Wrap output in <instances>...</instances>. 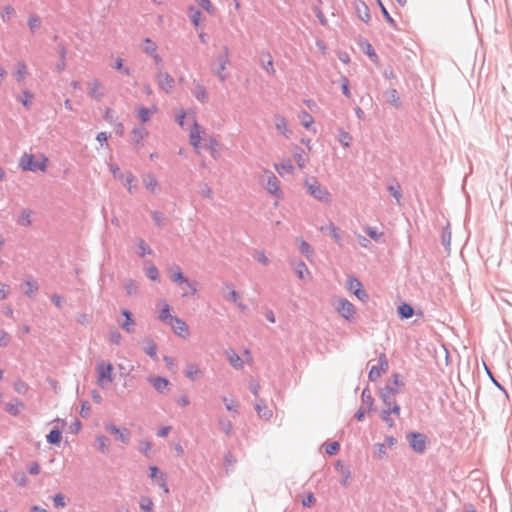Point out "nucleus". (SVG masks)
<instances>
[{
    "instance_id": "nucleus-1",
    "label": "nucleus",
    "mask_w": 512,
    "mask_h": 512,
    "mask_svg": "<svg viewBox=\"0 0 512 512\" xmlns=\"http://www.w3.org/2000/svg\"><path fill=\"white\" fill-rule=\"evenodd\" d=\"M189 121V141L197 153H200L203 142L208 141L212 149L218 145L214 138L206 137L205 130L195 121L194 117H191Z\"/></svg>"
},
{
    "instance_id": "nucleus-2",
    "label": "nucleus",
    "mask_w": 512,
    "mask_h": 512,
    "mask_svg": "<svg viewBox=\"0 0 512 512\" xmlns=\"http://www.w3.org/2000/svg\"><path fill=\"white\" fill-rule=\"evenodd\" d=\"M48 158L44 155L35 156L30 153H24L19 159V167L23 171H41L45 172L47 169Z\"/></svg>"
},
{
    "instance_id": "nucleus-3",
    "label": "nucleus",
    "mask_w": 512,
    "mask_h": 512,
    "mask_svg": "<svg viewBox=\"0 0 512 512\" xmlns=\"http://www.w3.org/2000/svg\"><path fill=\"white\" fill-rule=\"evenodd\" d=\"M304 186L310 196L322 203L331 202V194L328 189L323 186L316 178H307Z\"/></svg>"
},
{
    "instance_id": "nucleus-4",
    "label": "nucleus",
    "mask_w": 512,
    "mask_h": 512,
    "mask_svg": "<svg viewBox=\"0 0 512 512\" xmlns=\"http://www.w3.org/2000/svg\"><path fill=\"white\" fill-rule=\"evenodd\" d=\"M396 394V391L392 388H386V390L382 393V398L384 402L387 404L388 409L383 410L381 414V418L390 426L394 425L393 421L390 419V414L393 413L396 416L400 415V407L395 403V401H391L393 396Z\"/></svg>"
},
{
    "instance_id": "nucleus-5",
    "label": "nucleus",
    "mask_w": 512,
    "mask_h": 512,
    "mask_svg": "<svg viewBox=\"0 0 512 512\" xmlns=\"http://www.w3.org/2000/svg\"><path fill=\"white\" fill-rule=\"evenodd\" d=\"M114 367L110 362L99 361L96 366L97 384L101 388H106L113 382Z\"/></svg>"
},
{
    "instance_id": "nucleus-6",
    "label": "nucleus",
    "mask_w": 512,
    "mask_h": 512,
    "mask_svg": "<svg viewBox=\"0 0 512 512\" xmlns=\"http://www.w3.org/2000/svg\"><path fill=\"white\" fill-rule=\"evenodd\" d=\"M337 312L346 320L353 321L356 315V309L354 305L347 299L340 298L335 306Z\"/></svg>"
},
{
    "instance_id": "nucleus-7",
    "label": "nucleus",
    "mask_w": 512,
    "mask_h": 512,
    "mask_svg": "<svg viewBox=\"0 0 512 512\" xmlns=\"http://www.w3.org/2000/svg\"><path fill=\"white\" fill-rule=\"evenodd\" d=\"M171 280L180 285H186L189 289V292L192 294L197 293V284L195 282L189 281L186 277H184L181 269L176 267L171 270Z\"/></svg>"
},
{
    "instance_id": "nucleus-8",
    "label": "nucleus",
    "mask_w": 512,
    "mask_h": 512,
    "mask_svg": "<svg viewBox=\"0 0 512 512\" xmlns=\"http://www.w3.org/2000/svg\"><path fill=\"white\" fill-rule=\"evenodd\" d=\"M266 190L277 199H283L284 197L280 181L272 172H268Z\"/></svg>"
},
{
    "instance_id": "nucleus-9",
    "label": "nucleus",
    "mask_w": 512,
    "mask_h": 512,
    "mask_svg": "<svg viewBox=\"0 0 512 512\" xmlns=\"http://www.w3.org/2000/svg\"><path fill=\"white\" fill-rule=\"evenodd\" d=\"M408 438L410 445L415 452L423 453L425 451L427 439L424 435L420 433H411Z\"/></svg>"
},
{
    "instance_id": "nucleus-10",
    "label": "nucleus",
    "mask_w": 512,
    "mask_h": 512,
    "mask_svg": "<svg viewBox=\"0 0 512 512\" xmlns=\"http://www.w3.org/2000/svg\"><path fill=\"white\" fill-rule=\"evenodd\" d=\"M174 333L182 338H187L190 334L188 325L180 318H171V322L168 324Z\"/></svg>"
},
{
    "instance_id": "nucleus-11",
    "label": "nucleus",
    "mask_w": 512,
    "mask_h": 512,
    "mask_svg": "<svg viewBox=\"0 0 512 512\" xmlns=\"http://www.w3.org/2000/svg\"><path fill=\"white\" fill-rule=\"evenodd\" d=\"M157 84L167 93H170L174 87V79L167 72H159L157 75Z\"/></svg>"
},
{
    "instance_id": "nucleus-12",
    "label": "nucleus",
    "mask_w": 512,
    "mask_h": 512,
    "mask_svg": "<svg viewBox=\"0 0 512 512\" xmlns=\"http://www.w3.org/2000/svg\"><path fill=\"white\" fill-rule=\"evenodd\" d=\"M87 90L88 94L96 100H100L104 96V86L97 79L88 83Z\"/></svg>"
},
{
    "instance_id": "nucleus-13",
    "label": "nucleus",
    "mask_w": 512,
    "mask_h": 512,
    "mask_svg": "<svg viewBox=\"0 0 512 512\" xmlns=\"http://www.w3.org/2000/svg\"><path fill=\"white\" fill-rule=\"evenodd\" d=\"M348 290L352 291L354 295L360 300L367 298L366 293L362 290V284L354 277H349L347 281Z\"/></svg>"
},
{
    "instance_id": "nucleus-14",
    "label": "nucleus",
    "mask_w": 512,
    "mask_h": 512,
    "mask_svg": "<svg viewBox=\"0 0 512 512\" xmlns=\"http://www.w3.org/2000/svg\"><path fill=\"white\" fill-rule=\"evenodd\" d=\"M388 370V363L384 357L380 358L379 365L373 366L369 371V379L371 381H376L380 378L382 373H385Z\"/></svg>"
},
{
    "instance_id": "nucleus-15",
    "label": "nucleus",
    "mask_w": 512,
    "mask_h": 512,
    "mask_svg": "<svg viewBox=\"0 0 512 512\" xmlns=\"http://www.w3.org/2000/svg\"><path fill=\"white\" fill-rule=\"evenodd\" d=\"M274 169L280 176H284L287 174H293L295 171V167L292 164L290 159H283L280 163L274 164Z\"/></svg>"
},
{
    "instance_id": "nucleus-16",
    "label": "nucleus",
    "mask_w": 512,
    "mask_h": 512,
    "mask_svg": "<svg viewBox=\"0 0 512 512\" xmlns=\"http://www.w3.org/2000/svg\"><path fill=\"white\" fill-rule=\"evenodd\" d=\"M274 124H275V128L276 130L282 134L283 136H285L286 138H289L290 135H291V130L289 129V126H288V122L287 120L281 116V115H276L274 117Z\"/></svg>"
},
{
    "instance_id": "nucleus-17",
    "label": "nucleus",
    "mask_w": 512,
    "mask_h": 512,
    "mask_svg": "<svg viewBox=\"0 0 512 512\" xmlns=\"http://www.w3.org/2000/svg\"><path fill=\"white\" fill-rule=\"evenodd\" d=\"M354 8L357 13V16L359 19H361L363 22L367 23L370 20V11L368 6L365 4V2L361 0H356L354 2Z\"/></svg>"
},
{
    "instance_id": "nucleus-18",
    "label": "nucleus",
    "mask_w": 512,
    "mask_h": 512,
    "mask_svg": "<svg viewBox=\"0 0 512 512\" xmlns=\"http://www.w3.org/2000/svg\"><path fill=\"white\" fill-rule=\"evenodd\" d=\"M143 51L152 56L153 59L155 60V62L157 64L161 63L162 59L161 57L157 54V45L155 42H153L151 39L149 38H146L143 42Z\"/></svg>"
},
{
    "instance_id": "nucleus-19",
    "label": "nucleus",
    "mask_w": 512,
    "mask_h": 512,
    "mask_svg": "<svg viewBox=\"0 0 512 512\" xmlns=\"http://www.w3.org/2000/svg\"><path fill=\"white\" fill-rule=\"evenodd\" d=\"M106 430L117 436V439L122 443L126 444L129 442L130 433L127 429H119L113 424H109L106 426Z\"/></svg>"
},
{
    "instance_id": "nucleus-20",
    "label": "nucleus",
    "mask_w": 512,
    "mask_h": 512,
    "mask_svg": "<svg viewBox=\"0 0 512 512\" xmlns=\"http://www.w3.org/2000/svg\"><path fill=\"white\" fill-rule=\"evenodd\" d=\"M28 68L27 65L23 62H18L15 66V70L13 72L14 77L20 83L24 82L26 77L28 76Z\"/></svg>"
},
{
    "instance_id": "nucleus-21",
    "label": "nucleus",
    "mask_w": 512,
    "mask_h": 512,
    "mask_svg": "<svg viewBox=\"0 0 512 512\" xmlns=\"http://www.w3.org/2000/svg\"><path fill=\"white\" fill-rule=\"evenodd\" d=\"M150 477L152 479L158 480L159 485L166 493L169 491L167 484H166L165 475L163 473H161L157 467H155V466L150 467Z\"/></svg>"
},
{
    "instance_id": "nucleus-22",
    "label": "nucleus",
    "mask_w": 512,
    "mask_h": 512,
    "mask_svg": "<svg viewBox=\"0 0 512 512\" xmlns=\"http://www.w3.org/2000/svg\"><path fill=\"white\" fill-rule=\"evenodd\" d=\"M293 158L300 169L305 168L309 161L308 155L300 148L293 153Z\"/></svg>"
},
{
    "instance_id": "nucleus-23",
    "label": "nucleus",
    "mask_w": 512,
    "mask_h": 512,
    "mask_svg": "<svg viewBox=\"0 0 512 512\" xmlns=\"http://www.w3.org/2000/svg\"><path fill=\"white\" fill-rule=\"evenodd\" d=\"M149 381L153 387L161 393L164 392L169 386V381L166 378L152 377L149 379Z\"/></svg>"
},
{
    "instance_id": "nucleus-24",
    "label": "nucleus",
    "mask_w": 512,
    "mask_h": 512,
    "mask_svg": "<svg viewBox=\"0 0 512 512\" xmlns=\"http://www.w3.org/2000/svg\"><path fill=\"white\" fill-rule=\"evenodd\" d=\"M157 112V107L152 106L151 108L140 107L137 110V116L142 122H147L150 116Z\"/></svg>"
},
{
    "instance_id": "nucleus-25",
    "label": "nucleus",
    "mask_w": 512,
    "mask_h": 512,
    "mask_svg": "<svg viewBox=\"0 0 512 512\" xmlns=\"http://www.w3.org/2000/svg\"><path fill=\"white\" fill-rule=\"evenodd\" d=\"M336 470L339 472V474L342 477V484L347 485L348 480L350 478V470L347 466H345L340 460L336 462L335 464Z\"/></svg>"
},
{
    "instance_id": "nucleus-26",
    "label": "nucleus",
    "mask_w": 512,
    "mask_h": 512,
    "mask_svg": "<svg viewBox=\"0 0 512 512\" xmlns=\"http://www.w3.org/2000/svg\"><path fill=\"white\" fill-rule=\"evenodd\" d=\"M193 95L200 102H206L208 99V93H207L205 87L199 83L196 84L195 89L193 91Z\"/></svg>"
},
{
    "instance_id": "nucleus-27",
    "label": "nucleus",
    "mask_w": 512,
    "mask_h": 512,
    "mask_svg": "<svg viewBox=\"0 0 512 512\" xmlns=\"http://www.w3.org/2000/svg\"><path fill=\"white\" fill-rule=\"evenodd\" d=\"M201 374L202 371L197 365L191 364L186 367L185 375L191 380H196Z\"/></svg>"
},
{
    "instance_id": "nucleus-28",
    "label": "nucleus",
    "mask_w": 512,
    "mask_h": 512,
    "mask_svg": "<svg viewBox=\"0 0 512 512\" xmlns=\"http://www.w3.org/2000/svg\"><path fill=\"white\" fill-rule=\"evenodd\" d=\"M170 310H171V308H170L169 304L164 302L161 312L159 314L160 321L169 324L171 322V318H176L175 316H172L170 314Z\"/></svg>"
},
{
    "instance_id": "nucleus-29",
    "label": "nucleus",
    "mask_w": 512,
    "mask_h": 512,
    "mask_svg": "<svg viewBox=\"0 0 512 512\" xmlns=\"http://www.w3.org/2000/svg\"><path fill=\"white\" fill-rule=\"evenodd\" d=\"M398 313L402 319H408L413 316L414 310L409 304L403 303L398 307Z\"/></svg>"
},
{
    "instance_id": "nucleus-30",
    "label": "nucleus",
    "mask_w": 512,
    "mask_h": 512,
    "mask_svg": "<svg viewBox=\"0 0 512 512\" xmlns=\"http://www.w3.org/2000/svg\"><path fill=\"white\" fill-rule=\"evenodd\" d=\"M320 230L322 232L328 231L336 242H340L341 241L340 233H339L337 227L332 222H329L327 224V226H325V227H321Z\"/></svg>"
},
{
    "instance_id": "nucleus-31",
    "label": "nucleus",
    "mask_w": 512,
    "mask_h": 512,
    "mask_svg": "<svg viewBox=\"0 0 512 512\" xmlns=\"http://www.w3.org/2000/svg\"><path fill=\"white\" fill-rule=\"evenodd\" d=\"M120 179L123 181V184L127 187L128 191L132 193L135 188V186L133 185L135 182V177L128 172L125 175H121Z\"/></svg>"
},
{
    "instance_id": "nucleus-32",
    "label": "nucleus",
    "mask_w": 512,
    "mask_h": 512,
    "mask_svg": "<svg viewBox=\"0 0 512 512\" xmlns=\"http://www.w3.org/2000/svg\"><path fill=\"white\" fill-rule=\"evenodd\" d=\"M228 360L229 363L236 369H240L243 366L241 357L233 351L228 353Z\"/></svg>"
},
{
    "instance_id": "nucleus-33",
    "label": "nucleus",
    "mask_w": 512,
    "mask_h": 512,
    "mask_svg": "<svg viewBox=\"0 0 512 512\" xmlns=\"http://www.w3.org/2000/svg\"><path fill=\"white\" fill-rule=\"evenodd\" d=\"M299 118L301 120L302 125L305 128L310 129L312 127L314 119L308 112L302 111L301 114L299 115Z\"/></svg>"
},
{
    "instance_id": "nucleus-34",
    "label": "nucleus",
    "mask_w": 512,
    "mask_h": 512,
    "mask_svg": "<svg viewBox=\"0 0 512 512\" xmlns=\"http://www.w3.org/2000/svg\"><path fill=\"white\" fill-rule=\"evenodd\" d=\"M38 290L37 283L34 280H28L23 285V292L26 295H33Z\"/></svg>"
},
{
    "instance_id": "nucleus-35",
    "label": "nucleus",
    "mask_w": 512,
    "mask_h": 512,
    "mask_svg": "<svg viewBox=\"0 0 512 512\" xmlns=\"http://www.w3.org/2000/svg\"><path fill=\"white\" fill-rule=\"evenodd\" d=\"M227 299L238 305V307L241 308L242 310L246 309V306L240 302V296L238 292L235 291L234 289L229 290Z\"/></svg>"
},
{
    "instance_id": "nucleus-36",
    "label": "nucleus",
    "mask_w": 512,
    "mask_h": 512,
    "mask_svg": "<svg viewBox=\"0 0 512 512\" xmlns=\"http://www.w3.org/2000/svg\"><path fill=\"white\" fill-rule=\"evenodd\" d=\"M295 271L300 279H305L306 277L310 276V272L303 262H299L296 265Z\"/></svg>"
},
{
    "instance_id": "nucleus-37",
    "label": "nucleus",
    "mask_w": 512,
    "mask_h": 512,
    "mask_svg": "<svg viewBox=\"0 0 512 512\" xmlns=\"http://www.w3.org/2000/svg\"><path fill=\"white\" fill-rule=\"evenodd\" d=\"M61 439H62V434H61L60 430H58V429H54V430L50 431V433L47 435V441L50 444H58V443H60Z\"/></svg>"
},
{
    "instance_id": "nucleus-38",
    "label": "nucleus",
    "mask_w": 512,
    "mask_h": 512,
    "mask_svg": "<svg viewBox=\"0 0 512 512\" xmlns=\"http://www.w3.org/2000/svg\"><path fill=\"white\" fill-rule=\"evenodd\" d=\"M145 187L151 191L152 193H155L158 190V183L156 179L152 176H147L144 179Z\"/></svg>"
},
{
    "instance_id": "nucleus-39",
    "label": "nucleus",
    "mask_w": 512,
    "mask_h": 512,
    "mask_svg": "<svg viewBox=\"0 0 512 512\" xmlns=\"http://www.w3.org/2000/svg\"><path fill=\"white\" fill-rule=\"evenodd\" d=\"M223 402L226 406V409L229 411V412H232L234 414H238V404L236 403L235 400L231 399V398H227V397H223Z\"/></svg>"
},
{
    "instance_id": "nucleus-40",
    "label": "nucleus",
    "mask_w": 512,
    "mask_h": 512,
    "mask_svg": "<svg viewBox=\"0 0 512 512\" xmlns=\"http://www.w3.org/2000/svg\"><path fill=\"white\" fill-rule=\"evenodd\" d=\"M339 142L344 146V147H349L350 144H351V141H352V137L351 135L344 131V130H340L339 131Z\"/></svg>"
},
{
    "instance_id": "nucleus-41",
    "label": "nucleus",
    "mask_w": 512,
    "mask_h": 512,
    "mask_svg": "<svg viewBox=\"0 0 512 512\" xmlns=\"http://www.w3.org/2000/svg\"><path fill=\"white\" fill-rule=\"evenodd\" d=\"M190 18L194 26L198 27L202 22V14L200 11L190 8Z\"/></svg>"
},
{
    "instance_id": "nucleus-42",
    "label": "nucleus",
    "mask_w": 512,
    "mask_h": 512,
    "mask_svg": "<svg viewBox=\"0 0 512 512\" xmlns=\"http://www.w3.org/2000/svg\"><path fill=\"white\" fill-rule=\"evenodd\" d=\"M122 314L125 316L126 321L121 326L127 332H131L132 330H131L130 326L134 325V321L131 317V313L127 310H123Z\"/></svg>"
},
{
    "instance_id": "nucleus-43",
    "label": "nucleus",
    "mask_w": 512,
    "mask_h": 512,
    "mask_svg": "<svg viewBox=\"0 0 512 512\" xmlns=\"http://www.w3.org/2000/svg\"><path fill=\"white\" fill-rule=\"evenodd\" d=\"M146 275L152 281H157L159 279V271L157 267L152 264L146 268Z\"/></svg>"
},
{
    "instance_id": "nucleus-44",
    "label": "nucleus",
    "mask_w": 512,
    "mask_h": 512,
    "mask_svg": "<svg viewBox=\"0 0 512 512\" xmlns=\"http://www.w3.org/2000/svg\"><path fill=\"white\" fill-rule=\"evenodd\" d=\"M219 427L227 435L231 434L233 429L232 423L226 418L219 420Z\"/></svg>"
},
{
    "instance_id": "nucleus-45",
    "label": "nucleus",
    "mask_w": 512,
    "mask_h": 512,
    "mask_svg": "<svg viewBox=\"0 0 512 512\" xmlns=\"http://www.w3.org/2000/svg\"><path fill=\"white\" fill-rule=\"evenodd\" d=\"M96 440L98 449L103 453L107 452L109 448V440L105 436H98Z\"/></svg>"
},
{
    "instance_id": "nucleus-46",
    "label": "nucleus",
    "mask_w": 512,
    "mask_h": 512,
    "mask_svg": "<svg viewBox=\"0 0 512 512\" xmlns=\"http://www.w3.org/2000/svg\"><path fill=\"white\" fill-rule=\"evenodd\" d=\"M28 26L31 29V31L37 30L39 28V26H40V18H39V16H37L35 14L30 15L29 18H28Z\"/></svg>"
},
{
    "instance_id": "nucleus-47",
    "label": "nucleus",
    "mask_w": 512,
    "mask_h": 512,
    "mask_svg": "<svg viewBox=\"0 0 512 512\" xmlns=\"http://www.w3.org/2000/svg\"><path fill=\"white\" fill-rule=\"evenodd\" d=\"M15 10L11 5H7L3 8L1 12V17L4 21H9L14 15Z\"/></svg>"
},
{
    "instance_id": "nucleus-48",
    "label": "nucleus",
    "mask_w": 512,
    "mask_h": 512,
    "mask_svg": "<svg viewBox=\"0 0 512 512\" xmlns=\"http://www.w3.org/2000/svg\"><path fill=\"white\" fill-rule=\"evenodd\" d=\"M31 212L30 211H27V210H24L18 220V223L21 225V226H29L30 223H31Z\"/></svg>"
},
{
    "instance_id": "nucleus-49",
    "label": "nucleus",
    "mask_w": 512,
    "mask_h": 512,
    "mask_svg": "<svg viewBox=\"0 0 512 512\" xmlns=\"http://www.w3.org/2000/svg\"><path fill=\"white\" fill-rule=\"evenodd\" d=\"M300 251L307 258L311 257V255L313 254V250H312L311 246L304 240L300 241Z\"/></svg>"
},
{
    "instance_id": "nucleus-50",
    "label": "nucleus",
    "mask_w": 512,
    "mask_h": 512,
    "mask_svg": "<svg viewBox=\"0 0 512 512\" xmlns=\"http://www.w3.org/2000/svg\"><path fill=\"white\" fill-rule=\"evenodd\" d=\"M123 63H124V60L121 57H117L115 59V64H114L113 68L117 71H123L124 74H126V75H130V69L124 68Z\"/></svg>"
},
{
    "instance_id": "nucleus-51",
    "label": "nucleus",
    "mask_w": 512,
    "mask_h": 512,
    "mask_svg": "<svg viewBox=\"0 0 512 512\" xmlns=\"http://www.w3.org/2000/svg\"><path fill=\"white\" fill-rule=\"evenodd\" d=\"M153 506H154V504L150 498L144 497L141 499L140 507L142 510H144L146 512H150L153 509Z\"/></svg>"
},
{
    "instance_id": "nucleus-52",
    "label": "nucleus",
    "mask_w": 512,
    "mask_h": 512,
    "mask_svg": "<svg viewBox=\"0 0 512 512\" xmlns=\"http://www.w3.org/2000/svg\"><path fill=\"white\" fill-rule=\"evenodd\" d=\"M199 6H201L204 10H206L208 13L213 14L214 13V7L210 0H195Z\"/></svg>"
},
{
    "instance_id": "nucleus-53",
    "label": "nucleus",
    "mask_w": 512,
    "mask_h": 512,
    "mask_svg": "<svg viewBox=\"0 0 512 512\" xmlns=\"http://www.w3.org/2000/svg\"><path fill=\"white\" fill-rule=\"evenodd\" d=\"M339 447H340V445L338 442H332V443L325 445V451L329 455H334L338 452Z\"/></svg>"
},
{
    "instance_id": "nucleus-54",
    "label": "nucleus",
    "mask_w": 512,
    "mask_h": 512,
    "mask_svg": "<svg viewBox=\"0 0 512 512\" xmlns=\"http://www.w3.org/2000/svg\"><path fill=\"white\" fill-rule=\"evenodd\" d=\"M53 503L56 507L62 508L66 505L65 497L61 493H58L53 497Z\"/></svg>"
},
{
    "instance_id": "nucleus-55",
    "label": "nucleus",
    "mask_w": 512,
    "mask_h": 512,
    "mask_svg": "<svg viewBox=\"0 0 512 512\" xmlns=\"http://www.w3.org/2000/svg\"><path fill=\"white\" fill-rule=\"evenodd\" d=\"M362 400L365 404L368 405V408L371 409L373 405V398L370 395V392L368 390H363L362 392Z\"/></svg>"
},
{
    "instance_id": "nucleus-56",
    "label": "nucleus",
    "mask_w": 512,
    "mask_h": 512,
    "mask_svg": "<svg viewBox=\"0 0 512 512\" xmlns=\"http://www.w3.org/2000/svg\"><path fill=\"white\" fill-rule=\"evenodd\" d=\"M156 350H157V346L155 345V343L153 341H149L148 344H147V347L145 348V352L150 357H155L156 356Z\"/></svg>"
},
{
    "instance_id": "nucleus-57",
    "label": "nucleus",
    "mask_w": 512,
    "mask_h": 512,
    "mask_svg": "<svg viewBox=\"0 0 512 512\" xmlns=\"http://www.w3.org/2000/svg\"><path fill=\"white\" fill-rule=\"evenodd\" d=\"M10 294V288L8 285L0 282V299H6Z\"/></svg>"
},
{
    "instance_id": "nucleus-58",
    "label": "nucleus",
    "mask_w": 512,
    "mask_h": 512,
    "mask_svg": "<svg viewBox=\"0 0 512 512\" xmlns=\"http://www.w3.org/2000/svg\"><path fill=\"white\" fill-rule=\"evenodd\" d=\"M227 63H228L227 59H222L221 62H220V66H219V68L217 70V75L219 76V78L222 81L225 80V75L223 74V72L226 69Z\"/></svg>"
},
{
    "instance_id": "nucleus-59",
    "label": "nucleus",
    "mask_w": 512,
    "mask_h": 512,
    "mask_svg": "<svg viewBox=\"0 0 512 512\" xmlns=\"http://www.w3.org/2000/svg\"><path fill=\"white\" fill-rule=\"evenodd\" d=\"M132 133H133V138L137 142L140 141L141 139H143L145 137V135L147 134V132L144 128L134 129Z\"/></svg>"
},
{
    "instance_id": "nucleus-60",
    "label": "nucleus",
    "mask_w": 512,
    "mask_h": 512,
    "mask_svg": "<svg viewBox=\"0 0 512 512\" xmlns=\"http://www.w3.org/2000/svg\"><path fill=\"white\" fill-rule=\"evenodd\" d=\"M138 290V285L136 282L134 281H129L127 284H126V291L129 295H132V294H135Z\"/></svg>"
},
{
    "instance_id": "nucleus-61",
    "label": "nucleus",
    "mask_w": 512,
    "mask_h": 512,
    "mask_svg": "<svg viewBox=\"0 0 512 512\" xmlns=\"http://www.w3.org/2000/svg\"><path fill=\"white\" fill-rule=\"evenodd\" d=\"M32 98H33V95L29 91H24L23 98L21 99V102L24 106L29 107L31 104Z\"/></svg>"
},
{
    "instance_id": "nucleus-62",
    "label": "nucleus",
    "mask_w": 512,
    "mask_h": 512,
    "mask_svg": "<svg viewBox=\"0 0 512 512\" xmlns=\"http://www.w3.org/2000/svg\"><path fill=\"white\" fill-rule=\"evenodd\" d=\"M341 89H342L343 94L346 97H348V98L351 97V92L349 90V81L346 78H344L342 81Z\"/></svg>"
},
{
    "instance_id": "nucleus-63",
    "label": "nucleus",
    "mask_w": 512,
    "mask_h": 512,
    "mask_svg": "<svg viewBox=\"0 0 512 512\" xmlns=\"http://www.w3.org/2000/svg\"><path fill=\"white\" fill-rule=\"evenodd\" d=\"M315 503V497L313 496V494L309 493L303 500H302V504L303 506L305 507H310L312 506L313 504Z\"/></svg>"
},
{
    "instance_id": "nucleus-64",
    "label": "nucleus",
    "mask_w": 512,
    "mask_h": 512,
    "mask_svg": "<svg viewBox=\"0 0 512 512\" xmlns=\"http://www.w3.org/2000/svg\"><path fill=\"white\" fill-rule=\"evenodd\" d=\"M255 259L264 265H267L269 263L268 257L265 255L264 252H258L255 256Z\"/></svg>"
}]
</instances>
